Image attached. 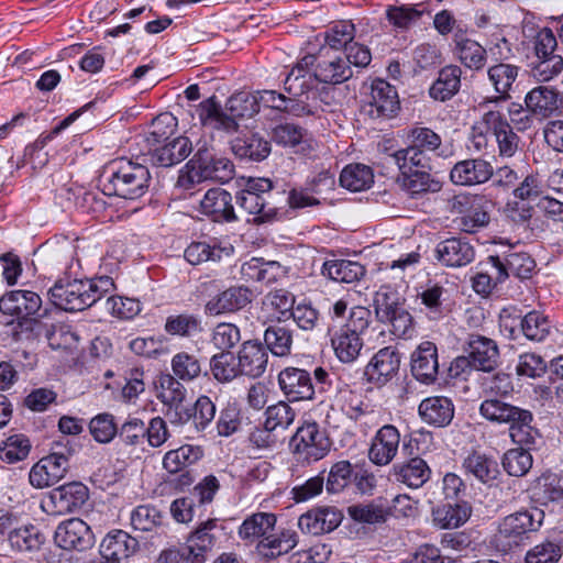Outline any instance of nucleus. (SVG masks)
Here are the masks:
<instances>
[{"label":"nucleus","mask_w":563,"mask_h":563,"mask_svg":"<svg viewBox=\"0 0 563 563\" xmlns=\"http://www.w3.org/2000/svg\"><path fill=\"white\" fill-rule=\"evenodd\" d=\"M352 76V68L342 55H329L327 49H320L313 71L316 80L323 84L339 85L349 80Z\"/></svg>","instance_id":"nucleus-21"},{"label":"nucleus","mask_w":563,"mask_h":563,"mask_svg":"<svg viewBox=\"0 0 563 563\" xmlns=\"http://www.w3.org/2000/svg\"><path fill=\"white\" fill-rule=\"evenodd\" d=\"M543 519L544 512L539 508L511 514L499 525L497 538L506 547L518 545L525 534L541 527Z\"/></svg>","instance_id":"nucleus-10"},{"label":"nucleus","mask_w":563,"mask_h":563,"mask_svg":"<svg viewBox=\"0 0 563 563\" xmlns=\"http://www.w3.org/2000/svg\"><path fill=\"white\" fill-rule=\"evenodd\" d=\"M495 118L496 129L493 135L498 146V155L510 158L517 153L520 139L500 111L496 110Z\"/></svg>","instance_id":"nucleus-45"},{"label":"nucleus","mask_w":563,"mask_h":563,"mask_svg":"<svg viewBox=\"0 0 563 563\" xmlns=\"http://www.w3.org/2000/svg\"><path fill=\"white\" fill-rule=\"evenodd\" d=\"M268 357V352L261 342L245 341L238 355L241 375L261 377L267 368Z\"/></svg>","instance_id":"nucleus-30"},{"label":"nucleus","mask_w":563,"mask_h":563,"mask_svg":"<svg viewBox=\"0 0 563 563\" xmlns=\"http://www.w3.org/2000/svg\"><path fill=\"white\" fill-rule=\"evenodd\" d=\"M321 273L323 276L334 282L352 284L358 282L365 275L366 271L358 262L330 260L323 263Z\"/></svg>","instance_id":"nucleus-37"},{"label":"nucleus","mask_w":563,"mask_h":563,"mask_svg":"<svg viewBox=\"0 0 563 563\" xmlns=\"http://www.w3.org/2000/svg\"><path fill=\"white\" fill-rule=\"evenodd\" d=\"M430 169L413 168L408 173H401L402 187L411 196L417 197L424 192H437L441 189L440 181L433 179Z\"/></svg>","instance_id":"nucleus-46"},{"label":"nucleus","mask_w":563,"mask_h":563,"mask_svg":"<svg viewBox=\"0 0 563 563\" xmlns=\"http://www.w3.org/2000/svg\"><path fill=\"white\" fill-rule=\"evenodd\" d=\"M463 468L484 484L495 481L499 474L497 462L481 453H472L463 461Z\"/></svg>","instance_id":"nucleus-44"},{"label":"nucleus","mask_w":563,"mask_h":563,"mask_svg":"<svg viewBox=\"0 0 563 563\" xmlns=\"http://www.w3.org/2000/svg\"><path fill=\"white\" fill-rule=\"evenodd\" d=\"M355 26L350 21H339L324 32L325 44L331 49L346 48L354 40Z\"/></svg>","instance_id":"nucleus-61"},{"label":"nucleus","mask_w":563,"mask_h":563,"mask_svg":"<svg viewBox=\"0 0 563 563\" xmlns=\"http://www.w3.org/2000/svg\"><path fill=\"white\" fill-rule=\"evenodd\" d=\"M297 543V533L292 530H284L278 536L268 533L258 542L257 550L264 558L275 559L288 553Z\"/></svg>","instance_id":"nucleus-43"},{"label":"nucleus","mask_w":563,"mask_h":563,"mask_svg":"<svg viewBox=\"0 0 563 563\" xmlns=\"http://www.w3.org/2000/svg\"><path fill=\"white\" fill-rule=\"evenodd\" d=\"M276 516L271 512H255L246 517L239 527V537L244 541L254 542L264 539L276 525Z\"/></svg>","instance_id":"nucleus-38"},{"label":"nucleus","mask_w":563,"mask_h":563,"mask_svg":"<svg viewBox=\"0 0 563 563\" xmlns=\"http://www.w3.org/2000/svg\"><path fill=\"white\" fill-rule=\"evenodd\" d=\"M88 499V488L78 482H71L52 489L42 508L51 515H65L75 512Z\"/></svg>","instance_id":"nucleus-12"},{"label":"nucleus","mask_w":563,"mask_h":563,"mask_svg":"<svg viewBox=\"0 0 563 563\" xmlns=\"http://www.w3.org/2000/svg\"><path fill=\"white\" fill-rule=\"evenodd\" d=\"M410 368L417 380L427 385L433 384L439 373L437 345L430 341L421 342L411 353Z\"/></svg>","instance_id":"nucleus-19"},{"label":"nucleus","mask_w":563,"mask_h":563,"mask_svg":"<svg viewBox=\"0 0 563 563\" xmlns=\"http://www.w3.org/2000/svg\"><path fill=\"white\" fill-rule=\"evenodd\" d=\"M400 109L396 88L384 79H375L364 102L363 111L372 119L393 118Z\"/></svg>","instance_id":"nucleus-11"},{"label":"nucleus","mask_w":563,"mask_h":563,"mask_svg":"<svg viewBox=\"0 0 563 563\" xmlns=\"http://www.w3.org/2000/svg\"><path fill=\"white\" fill-rule=\"evenodd\" d=\"M191 152V142L186 136H178L156 148L153 161L159 166L169 167L184 161Z\"/></svg>","instance_id":"nucleus-42"},{"label":"nucleus","mask_w":563,"mask_h":563,"mask_svg":"<svg viewBox=\"0 0 563 563\" xmlns=\"http://www.w3.org/2000/svg\"><path fill=\"white\" fill-rule=\"evenodd\" d=\"M264 342L267 352L279 357L287 356L291 352L292 332L282 325H269L264 332Z\"/></svg>","instance_id":"nucleus-49"},{"label":"nucleus","mask_w":563,"mask_h":563,"mask_svg":"<svg viewBox=\"0 0 563 563\" xmlns=\"http://www.w3.org/2000/svg\"><path fill=\"white\" fill-rule=\"evenodd\" d=\"M372 312L362 306H353L346 321L339 328H328L335 356L342 363H353L363 349L362 334L368 329Z\"/></svg>","instance_id":"nucleus-6"},{"label":"nucleus","mask_w":563,"mask_h":563,"mask_svg":"<svg viewBox=\"0 0 563 563\" xmlns=\"http://www.w3.org/2000/svg\"><path fill=\"white\" fill-rule=\"evenodd\" d=\"M459 59L471 69L478 70L486 63V49L477 42L470 38H462L456 42Z\"/></svg>","instance_id":"nucleus-57"},{"label":"nucleus","mask_w":563,"mask_h":563,"mask_svg":"<svg viewBox=\"0 0 563 563\" xmlns=\"http://www.w3.org/2000/svg\"><path fill=\"white\" fill-rule=\"evenodd\" d=\"M234 252L231 243L224 241L212 240L210 242H194L187 246L184 256L191 265L212 261L220 262L230 257Z\"/></svg>","instance_id":"nucleus-31"},{"label":"nucleus","mask_w":563,"mask_h":563,"mask_svg":"<svg viewBox=\"0 0 563 563\" xmlns=\"http://www.w3.org/2000/svg\"><path fill=\"white\" fill-rule=\"evenodd\" d=\"M444 288L438 283L429 280L422 290L419 292L421 303L426 308V313L431 320L440 319L443 313V300Z\"/></svg>","instance_id":"nucleus-55"},{"label":"nucleus","mask_w":563,"mask_h":563,"mask_svg":"<svg viewBox=\"0 0 563 563\" xmlns=\"http://www.w3.org/2000/svg\"><path fill=\"white\" fill-rule=\"evenodd\" d=\"M252 290L245 286H231L210 297L205 313L210 317L230 314L244 309L252 302Z\"/></svg>","instance_id":"nucleus-15"},{"label":"nucleus","mask_w":563,"mask_h":563,"mask_svg":"<svg viewBox=\"0 0 563 563\" xmlns=\"http://www.w3.org/2000/svg\"><path fill=\"white\" fill-rule=\"evenodd\" d=\"M54 541L57 547L67 551H85L95 544V536L84 520L71 518L57 526Z\"/></svg>","instance_id":"nucleus-13"},{"label":"nucleus","mask_w":563,"mask_h":563,"mask_svg":"<svg viewBox=\"0 0 563 563\" xmlns=\"http://www.w3.org/2000/svg\"><path fill=\"white\" fill-rule=\"evenodd\" d=\"M201 212L216 222H232L238 219L232 196L222 188L209 189L200 201Z\"/></svg>","instance_id":"nucleus-26"},{"label":"nucleus","mask_w":563,"mask_h":563,"mask_svg":"<svg viewBox=\"0 0 563 563\" xmlns=\"http://www.w3.org/2000/svg\"><path fill=\"white\" fill-rule=\"evenodd\" d=\"M139 541L122 530H115L106 536L100 544L98 563H121L139 551Z\"/></svg>","instance_id":"nucleus-18"},{"label":"nucleus","mask_w":563,"mask_h":563,"mask_svg":"<svg viewBox=\"0 0 563 563\" xmlns=\"http://www.w3.org/2000/svg\"><path fill=\"white\" fill-rule=\"evenodd\" d=\"M242 416L241 409L236 402H228L219 413L216 421L217 433L219 437H230L241 429Z\"/></svg>","instance_id":"nucleus-60"},{"label":"nucleus","mask_w":563,"mask_h":563,"mask_svg":"<svg viewBox=\"0 0 563 563\" xmlns=\"http://www.w3.org/2000/svg\"><path fill=\"white\" fill-rule=\"evenodd\" d=\"M31 451V442L24 434H13L0 444V460L8 464L24 461Z\"/></svg>","instance_id":"nucleus-51"},{"label":"nucleus","mask_w":563,"mask_h":563,"mask_svg":"<svg viewBox=\"0 0 563 563\" xmlns=\"http://www.w3.org/2000/svg\"><path fill=\"white\" fill-rule=\"evenodd\" d=\"M285 96L276 90L257 91L256 101L261 106L273 110L284 111L296 117L314 114L319 108L317 89L310 75L301 68L291 69L285 81Z\"/></svg>","instance_id":"nucleus-1"},{"label":"nucleus","mask_w":563,"mask_h":563,"mask_svg":"<svg viewBox=\"0 0 563 563\" xmlns=\"http://www.w3.org/2000/svg\"><path fill=\"white\" fill-rule=\"evenodd\" d=\"M560 102L559 92L547 86L534 87L525 97L528 111L538 119L551 117L559 109Z\"/></svg>","instance_id":"nucleus-32"},{"label":"nucleus","mask_w":563,"mask_h":563,"mask_svg":"<svg viewBox=\"0 0 563 563\" xmlns=\"http://www.w3.org/2000/svg\"><path fill=\"white\" fill-rule=\"evenodd\" d=\"M523 335L534 342H542L550 334L551 322L548 317L539 311L528 312L520 322Z\"/></svg>","instance_id":"nucleus-54"},{"label":"nucleus","mask_w":563,"mask_h":563,"mask_svg":"<svg viewBox=\"0 0 563 563\" xmlns=\"http://www.w3.org/2000/svg\"><path fill=\"white\" fill-rule=\"evenodd\" d=\"M265 427L268 430L287 429L296 418V411L286 401H278L266 409Z\"/></svg>","instance_id":"nucleus-63"},{"label":"nucleus","mask_w":563,"mask_h":563,"mask_svg":"<svg viewBox=\"0 0 563 563\" xmlns=\"http://www.w3.org/2000/svg\"><path fill=\"white\" fill-rule=\"evenodd\" d=\"M530 449L519 448L508 450L503 457V466L510 476H523L532 466Z\"/></svg>","instance_id":"nucleus-58"},{"label":"nucleus","mask_w":563,"mask_h":563,"mask_svg":"<svg viewBox=\"0 0 563 563\" xmlns=\"http://www.w3.org/2000/svg\"><path fill=\"white\" fill-rule=\"evenodd\" d=\"M205 180L227 183L232 179L234 166L227 157H216L208 147H200L194 155Z\"/></svg>","instance_id":"nucleus-25"},{"label":"nucleus","mask_w":563,"mask_h":563,"mask_svg":"<svg viewBox=\"0 0 563 563\" xmlns=\"http://www.w3.org/2000/svg\"><path fill=\"white\" fill-rule=\"evenodd\" d=\"M273 181L264 177H250L236 192V205L247 214L254 216L255 222H267L277 214V207L273 202Z\"/></svg>","instance_id":"nucleus-7"},{"label":"nucleus","mask_w":563,"mask_h":563,"mask_svg":"<svg viewBox=\"0 0 563 563\" xmlns=\"http://www.w3.org/2000/svg\"><path fill=\"white\" fill-rule=\"evenodd\" d=\"M41 306V297L31 290H12L0 298V311L18 319L34 316L40 311Z\"/></svg>","instance_id":"nucleus-23"},{"label":"nucleus","mask_w":563,"mask_h":563,"mask_svg":"<svg viewBox=\"0 0 563 563\" xmlns=\"http://www.w3.org/2000/svg\"><path fill=\"white\" fill-rule=\"evenodd\" d=\"M197 112L203 126L232 133L238 130V119L258 113V104L254 95L239 92L228 99L225 110L211 97L199 104Z\"/></svg>","instance_id":"nucleus-5"},{"label":"nucleus","mask_w":563,"mask_h":563,"mask_svg":"<svg viewBox=\"0 0 563 563\" xmlns=\"http://www.w3.org/2000/svg\"><path fill=\"white\" fill-rule=\"evenodd\" d=\"M172 371L176 379L183 382H191L198 378L202 367L200 360L188 352H178L170 362Z\"/></svg>","instance_id":"nucleus-50"},{"label":"nucleus","mask_w":563,"mask_h":563,"mask_svg":"<svg viewBox=\"0 0 563 563\" xmlns=\"http://www.w3.org/2000/svg\"><path fill=\"white\" fill-rule=\"evenodd\" d=\"M434 258L443 266L460 268L475 260V247L463 238H450L439 242L433 251Z\"/></svg>","instance_id":"nucleus-16"},{"label":"nucleus","mask_w":563,"mask_h":563,"mask_svg":"<svg viewBox=\"0 0 563 563\" xmlns=\"http://www.w3.org/2000/svg\"><path fill=\"white\" fill-rule=\"evenodd\" d=\"M374 308L377 319L391 325V333L401 339H410L415 333L412 316L399 302L396 291L380 287L374 297Z\"/></svg>","instance_id":"nucleus-9"},{"label":"nucleus","mask_w":563,"mask_h":563,"mask_svg":"<svg viewBox=\"0 0 563 563\" xmlns=\"http://www.w3.org/2000/svg\"><path fill=\"white\" fill-rule=\"evenodd\" d=\"M9 542L18 551H32L38 549L42 543V536L38 530L32 526L13 528L9 531Z\"/></svg>","instance_id":"nucleus-59"},{"label":"nucleus","mask_w":563,"mask_h":563,"mask_svg":"<svg viewBox=\"0 0 563 563\" xmlns=\"http://www.w3.org/2000/svg\"><path fill=\"white\" fill-rule=\"evenodd\" d=\"M400 358L396 347L385 346L378 350L365 367L367 380L378 386L385 385L397 375Z\"/></svg>","instance_id":"nucleus-17"},{"label":"nucleus","mask_w":563,"mask_h":563,"mask_svg":"<svg viewBox=\"0 0 563 563\" xmlns=\"http://www.w3.org/2000/svg\"><path fill=\"white\" fill-rule=\"evenodd\" d=\"M269 136L277 145L286 148H296L307 136V131L295 123H279L272 128Z\"/></svg>","instance_id":"nucleus-52"},{"label":"nucleus","mask_w":563,"mask_h":563,"mask_svg":"<svg viewBox=\"0 0 563 563\" xmlns=\"http://www.w3.org/2000/svg\"><path fill=\"white\" fill-rule=\"evenodd\" d=\"M493 177V165L484 158H467L457 162L450 172V179L460 186H476Z\"/></svg>","instance_id":"nucleus-20"},{"label":"nucleus","mask_w":563,"mask_h":563,"mask_svg":"<svg viewBox=\"0 0 563 563\" xmlns=\"http://www.w3.org/2000/svg\"><path fill=\"white\" fill-rule=\"evenodd\" d=\"M150 181L148 168L126 158L111 162L100 176L103 195L129 200L143 197L148 190Z\"/></svg>","instance_id":"nucleus-3"},{"label":"nucleus","mask_w":563,"mask_h":563,"mask_svg":"<svg viewBox=\"0 0 563 563\" xmlns=\"http://www.w3.org/2000/svg\"><path fill=\"white\" fill-rule=\"evenodd\" d=\"M465 352L474 362L473 364L477 371L492 372L498 365V345L489 338L479 334H470Z\"/></svg>","instance_id":"nucleus-24"},{"label":"nucleus","mask_w":563,"mask_h":563,"mask_svg":"<svg viewBox=\"0 0 563 563\" xmlns=\"http://www.w3.org/2000/svg\"><path fill=\"white\" fill-rule=\"evenodd\" d=\"M279 388L289 402L312 400L314 385L311 374L299 367H285L277 377Z\"/></svg>","instance_id":"nucleus-14"},{"label":"nucleus","mask_w":563,"mask_h":563,"mask_svg":"<svg viewBox=\"0 0 563 563\" xmlns=\"http://www.w3.org/2000/svg\"><path fill=\"white\" fill-rule=\"evenodd\" d=\"M331 445L327 432L314 421L300 426L290 440L294 457L301 465H310L324 459Z\"/></svg>","instance_id":"nucleus-8"},{"label":"nucleus","mask_w":563,"mask_h":563,"mask_svg":"<svg viewBox=\"0 0 563 563\" xmlns=\"http://www.w3.org/2000/svg\"><path fill=\"white\" fill-rule=\"evenodd\" d=\"M217 528L216 519H208L190 534L187 544L183 545L184 553L187 555L189 563H205V554L210 551L214 543L216 537L212 531Z\"/></svg>","instance_id":"nucleus-29"},{"label":"nucleus","mask_w":563,"mask_h":563,"mask_svg":"<svg viewBox=\"0 0 563 563\" xmlns=\"http://www.w3.org/2000/svg\"><path fill=\"white\" fill-rule=\"evenodd\" d=\"M342 521V514L335 507H319L307 511L298 519L303 533L319 536L333 531Z\"/></svg>","instance_id":"nucleus-22"},{"label":"nucleus","mask_w":563,"mask_h":563,"mask_svg":"<svg viewBox=\"0 0 563 563\" xmlns=\"http://www.w3.org/2000/svg\"><path fill=\"white\" fill-rule=\"evenodd\" d=\"M340 185L351 191H362L371 187L374 175L371 167L363 164H350L340 174Z\"/></svg>","instance_id":"nucleus-48"},{"label":"nucleus","mask_w":563,"mask_h":563,"mask_svg":"<svg viewBox=\"0 0 563 563\" xmlns=\"http://www.w3.org/2000/svg\"><path fill=\"white\" fill-rule=\"evenodd\" d=\"M89 431L98 443H110L118 434V426L111 413L103 412L93 417L89 422Z\"/></svg>","instance_id":"nucleus-62"},{"label":"nucleus","mask_w":563,"mask_h":563,"mask_svg":"<svg viewBox=\"0 0 563 563\" xmlns=\"http://www.w3.org/2000/svg\"><path fill=\"white\" fill-rule=\"evenodd\" d=\"M490 222V202L481 196V201L468 210L465 216L459 220V228L465 233H476L486 228Z\"/></svg>","instance_id":"nucleus-47"},{"label":"nucleus","mask_w":563,"mask_h":563,"mask_svg":"<svg viewBox=\"0 0 563 563\" xmlns=\"http://www.w3.org/2000/svg\"><path fill=\"white\" fill-rule=\"evenodd\" d=\"M240 341V329L233 323L221 322L212 330L211 343L221 352H230Z\"/></svg>","instance_id":"nucleus-64"},{"label":"nucleus","mask_w":563,"mask_h":563,"mask_svg":"<svg viewBox=\"0 0 563 563\" xmlns=\"http://www.w3.org/2000/svg\"><path fill=\"white\" fill-rule=\"evenodd\" d=\"M400 434L396 427L386 424L382 427L372 441L368 451L369 460L376 465H387L396 456Z\"/></svg>","instance_id":"nucleus-27"},{"label":"nucleus","mask_w":563,"mask_h":563,"mask_svg":"<svg viewBox=\"0 0 563 563\" xmlns=\"http://www.w3.org/2000/svg\"><path fill=\"white\" fill-rule=\"evenodd\" d=\"M396 479L410 488L421 487L431 475V470L421 457H412L409 461L395 466Z\"/></svg>","instance_id":"nucleus-40"},{"label":"nucleus","mask_w":563,"mask_h":563,"mask_svg":"<svg viewBox=\"0 0 563 563\" xmlns=\"http://www.w3.org/2000/svg\"><path fill=\"white\" fill-rule=\"evenodd\" d=\"M114 283L109 276L95 279H58L48 294L54 306L65 311H81L109 294Z\"/></svg>","instance_id":"nucleus-4"},{"label":"nucleus","mask_w":563,"mask_h":563,"mask_svg":"<svg viewBox=\"0 0 563 563\" xmlns=\"http://www.w3.org/2000/svg\"><path fill=\"white\" fill-rule=\"evenodd\" d=\"M239 361L231 352H220L210 358V371L220 383L233 380L241 375Z\"/></svg>","instance_id":"nucleus-53"},{"label":"nucleus","mask_w":563,"mask_h":563,"mask_svg":"<svg viewBox=\"0 0 563 563\" xmlns=\"http://www.w3.org/2000/svg\"><path fill=\"white\" fill-rule=\"evenodd\" d=\"M462 69L456 65L443 67L437 80L430 87L431 98L439 101H446L456 95L461 87Z\"/></svg>","instance_id":"nucleus-36"},{"label":"nucleus","mask_w":563,"mask_h":563,"mask_svg":"<svg viewBox=\"0 0 563 563\" xmlns=\"http://www.w3.org/2000/svg\"><path fill=\"white\" fill-rule=\"evenodd\" d=\"M295 295L287 289H275L267 292L262 299V309L269 313V318L277 322L290 319L295 308Z\"/></svg>","instance_id":"nucleus-35"},{"label":"nucleus","mask_w":563,"mask_h":563,"mask_svg":"<svg viewBox=\"0 0 563 563\" xmlns=\"http://www.w3.org/2000/svg\"><path fill=\"white\" fill-rule=\"evenodd\" d=\"M496 110H487L483 113L482 118L474 123L470 134L471 146L481 152L488 145V135L494 134L496 129Z\"/></svg>","instance_id":"nucleus-56"},{"label":"nucleus","mask_w":563,"mask_h":563,"mask_svg":"<svg viewBox=\"0 0 563 563\" xmlns=\"http://www.w3.org/2000/svg\"><path fill=\"white\" fill-rule=\"evenodd\" d=\"M472 515V506L466 500L448 503L432 509V519L440 529H455L463 526Z\"/></svg>","instance_id":"nucleus-33"},{"label":"nucleus","mask_w":563,"mask_h":563,"mask_svg":"<svg viewBox=\"0 0 563 563\" xmlns=\"http://www.w3.org/2000/svg\"><path fill=\"white\" fill-rule=\"evenodd\" d=\"M389 501L377 498L368 504L352 505L347 508L349 516L361 523H382L388 518Z\"/></svg>","instance_id":"nucleus-41"},{"label":"nucleus","mask_w":563,"mask_h":563,"mask_svg":"<svg viewBox=\"0 0 563 563\" xmlns=\"http://www.w3.org/2000/svg\"><path fill=\"white\" fill-rule=\"evenodd\" d=\"M418 412L423 422L435 428H444L451 423L454 418V404L449 397L432 396L424 398Z\"/></svg>","instance_id":"nucleus-28"},{"label":"nucleus","mask_w":563,"mask_h":563,"mask_svg":"<svg viewBox=\"0 0 563 563\" xmlns=\"http://www.w3.org/2000/svg\"><path fill=\"white\" fill-rule=\"evenodd\" d=\"M487 76L489 82L493 85L494 90L498 96L494 98H487L482 101L478 107L484 109L489 102L505 101L509 98V90L511 89L517 76L518 67L510 64H497L488 68Z\"/></svg>","instance_id":"nucleus-34"},{"label":"nucleus","mask_w":563,"mask_h":563,"mask_svg":"<svg viewBox=\"0 0 563 563\" xmlns=\"http://www.w3.org/2000/svg\"><path fill=\"white\" fill-rule=\"evenodd\" d=\"M407 139L409 141L407 147L388 156L400 173H408L413 168L431 169L430 153H434L441 158L453 155L451 146L443 145L441 136L429 128H413L408 132Z\"/></svg>","instance_id":"nucleus-2"},{"label":"nucleus","mask_w":563,"mask_h":563,"mask_svg":"<svg viewBox=\"0 0 563 563\" xmlns=\"http://www.w3.org/2000/svg\"><path fill=\"white\" fill-rule=\"evenodd\" d=\"M271 150V142L258 133L238 137L232 142V151L238 157L255 162L265 159Z\"/></svg>","instance_id":"nucleus-39"}]
</instances>
